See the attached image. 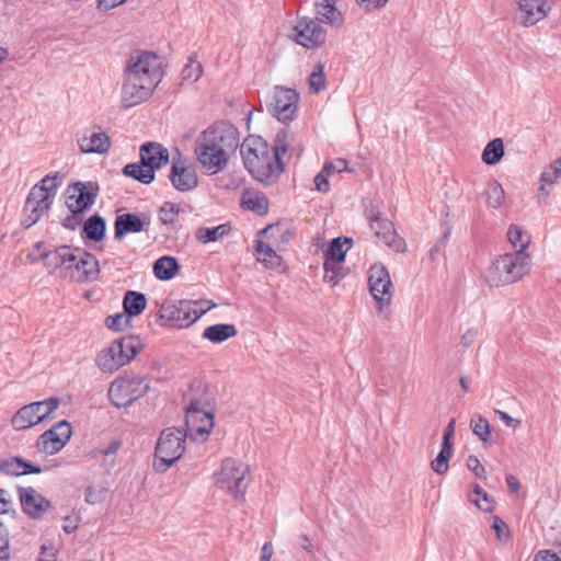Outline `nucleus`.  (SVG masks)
I'll return each instance as SVG.
<instances>
[{
	"instance_id": "e433bc0d",
	"label": "nucleus",
	"mask_w": 561,
	"mask_h": 561,
	"mask_svg": "<svg viewBox=\"0 0 561 561\" xmlns=\"http://www.w3.org/2000/svg\"><path fill=\"white\" fill-rule=\"evenodd\" d=\"M231 230L230 224H221L216 227H201L196 231V239L202 243H208L219 240L227 236Z\"/></svg>"
},
{
	"instance_id": "c03bdc74",
	"label": "nucleus",
	"mask_w": 561,
	"mask_h": 561,
	"mask_svg": "<svg viewBox=\"0 0 561 561\" xmlns=\"http://www.w3.org/2000/svg\"><path fill=\"white\" fill-rule=\"evenodd\" d=\"M470 426L472 432L483 443H490L491 440V427L488 420L481 415H477L471 419Z\"/></svg>"
},
{
	"instance_id": "393cba45",
	"label": "nucleus",
	"mask_w": 561,
	"mask_h": 561,
	"mask_svg": "<svg viewBox=\"0 0 561 561\" xmlns=\"http://www.w3.org/2000/svg\"><path fill=\"white\" fill-rule=\"evenodd\" d=\"M78 146L84 153H105L111 148L110 136L102 131H93L90 136H83L78 139Z\"/></svg>"
},
{
	"instance_id": "412c9836",
	"label": "nucleus",
	"mask_w": 561,
	"mask_h": 561,
	"mask_svg": "<svg viewBox=\"0 0 561 561\" xmlns=\"http://www.w3.org/2000/svg\"><path fill=\"white\" fill-rule=\"evenodd\" d=\"M23 511L32 518H41L50 508L51 503L33 488L19 489Z\"/></svg>"
},
{
	"instance_id": "bb28decb",
	"label": "nucleus",
	"mask_w": 561,
	"mask_h": 561,
	"mask_svg": "<svg viewBox=\"0 0 561 561\" xmlns=\"http://www.w3.org/2000/svg\"><path fill=\"white\" fill-rule=\"evenodd\" d=\"M316 20L319 23H327L333 27H340L343 23L342 13L337 10L336 3L324 0L314 1Z\"/></svg>"
},
{
	"instance_id": "8fccbe9b",
	"label": "nucleus",
	"mask_w": 561,
	"mask_h": 561,
	"mask_svg": "<svg viewBox=\"0 0 561 561\" xmlns=\"http://www.w3.org/2000/svg\"><path fill=\"white\" fill-rule=\"evenodd\" d=\"M473 492L478 496L474 500L476 505L483 512H492L493 501L490 495L479 484L473 485Z\"/></svg>"
},
{
	"instance_id": "3c124183",
	"label": "nucleus",
	"mask_w": 561,
	"mask_h": 561,
	"mask_svg": "<svg viewBox=\"0 0 561 561\" xmlns=\"http://www.w3.org/2000/svg\"><path fill=\"white\" fill-rule=\"evenodd\" d=\"M310 90L313 93H319L322 89H324L325 83L323 79V66L318 64L314 66L310 78H309Z\"/></svg>"
},
{
	"instance_id": "72a5a7b5",
	"label": "nucleus",
	"mask_w": 561,
	"mask_h": 561,
	"mask_svg": "<svg viewBox=\"0 0 561 561\" xmlns=\"http://www.w3.org/2000/svg\"><path fill=\"white\" fill-rule=\"evenodd\" d=\"M106 231V222L100 215H92L83 225L82 234L84 238L99 242L103 240Z\"/></svg>"
},
{
	"instance_id": "a18cd8bd",
	"label": "nucleus",
	"mask_w": 561,
	"mask_h": 561,
	"mask_svg": "<svg viewBox=\"0 0 561 561\" xmlns=\"http://www.w3.org/2000/svg\"><path fill=\"white\" fill-rule=\"evenodd\" d=\"M180 214V206L171 202H164L158 211V218L164 226H171L175 222Z\"/></svg>"
},
{
	"instance_id": "c756f323",
	"label": "nucleus",
	"mask_w": 561,
	"mask_h": 561,
	"mask_svg": "<svg viewBox=\"0 0 561 561\" xmlns=\"http://www.w3.org/2000/svg\"><path fill=\"white\" fill-rule=\"evenodd\" d=\"M241 206L259 216H263L268 211V199L261 192L247 191L242 194Z\"/></svg>"
},
{
	"instance_id": "37998d69",
	"label": "nucleus",
	"mask_w": 561,
	"mask_h": 561,
	"mask_svg": "<svg viewBox=\"0 0 561 561\" xmlns=\"http://www.w3.org/2000/svg\"><path fill=\"white\" fill-rule=\"evenodd\" d=\"M453 455V447L447 444H442L440 451L437 457L432 461V469L438 473L444 474L448 470V461Z\"/></svg>"
},
{
	"instance_id": "f03ea898",
	"label": "nucleus",
	"mask_w": 561,
	"mask_h": 561,
	"mask_svg": "<svg viewBox=\"0 0 561 561\" xmlns=\"http://www.w3.org/2000/svg\"><path fill=\"white\" fill-rule=\"evenodd\" d=\"M163 77L162 60L151 51L136 50L129 58L122 87L125 107L138 105L150 98Z\"/></svg>"
},
{
	"instance_id": "13d9d810",
	"label": "nucleus",
	"mask_w": 561,
	"mask_h": 561,
	"mask_svg": "<svg viewBox=\"0 0 561 561\" xmlns=\"http://www.w3.org/2000/svg\"><path fill=\"white\" fill-rule=\"evenodd\" d=\"M495 414L508 427L517 428L522 425V422L519 420L512 417L504 411L495 410Z\"/></svg>"
},
{
	"instance_id": "ddd939ff",
	"label": "nucleus",
	"mask_w": 561,
	"mask_h": 561,
	"mask_svg": "<svg viewBox=\"0 0 561 561\" xmlns=\"http://www.w3.org/2000/svg\"><path fill=\"white\" fill-rule=\"evenodd\" d=\"M365 215L377 238L396 252L405 251L407 244L404 239L398 236L393 224L389 219L383 218L376 206L370 204L366 208Z\"/></svg>"
},
{
	"instance_id": "f3484780",
	"label": "nucleus",
	"mask_w": 561,
	"mask_h": 561,
	"mask_svg": "<svg viewBox=\"0 0 561 561\" xmlns=\"http://www.w3.org/2000/svg\"><path fill=\"white\" fill-rule=\"evenodd\" d=\"M296 42L306 48L321 46L327 38V30L314 19L302 18L295 26Z\"/></svg>"
},
{
	"instance_id": "c9c22d12",
	"label": "nucleus",
	"mask_w": 561,
	"mask_h": 561,
	"mask_svg": "<svg viewBox=\"0 0 561 561\" xmlns=\"http://www.w3.org/2000/svg\"><path fill=\"white\" fill-rule=\"evenodd\" d=\"M179 270V263L173 256H161L153 264V274L160 280H169Z\"/></svg>"
},
{
	"instance_id": "4468645a",
	"label": "nucleus",
	"mask_w": 561,
	"mask_h": 561,
	"mask_svg": "<svg viewBox=\"0 0 561 561\" xmlns=\"http://www.w3.org/2000/svg\"><path fill=\"white\" fill-rule=\"evenodd\" d=\"M66 206L70 213L89 210L99 195V185L94 182H75L66 190Z\"/></svg>"
},
{
	"instance_id": "bf43d9fd",
	"label": "nucleus",
	"mask_w": 561,
	"mask_h": 561,
	"mask_svg": "<svg viewBox=\"0 0 561 561\" xmlns=\"http://www.w3.org/2000/svg\"><path fill=\"white\" fill-rule=\"evenodd\" d=\"M127 0H98L96 8L100 11L106 12L121 4H124Z\"/></svg>"
},
{
	"instance_id": "338daca9",
	"label": "nucleus",
	"mask_w": 561,
	"mask_h": 561,
	"mask_svg": "<svg viewBox=\"0 0 561 561\" xmlns=\"http://www.w3.org/2000/svg\"><path fill=\"white\" fill-rule=\"evenodd\" d=\"M476 336H477V331L473 330V329H469L467 330L462 335H461V344L465 346V347H469L472 345V343L474 342L476 340Z\"/></svg>"
},
{
	"instance_id": "a878e982",
	"label": "nucleus",
	"mask_w": 561,
	"mask_h": 561,
	"mask_svg": "<svg viewBox=\"0 0 561 561\" xmlns=\"http://www.w3.org/2000/svg\"><path fill=\"white\" fill-rule=\"evenodd\" d=\"M194 422H187L185 419L186 433L193 439L205 440L214 426V414L211 410L201 411Z\"/></svg>"
},
{
	"instance_id": "774afa93",
	"label": "nucleus",
	"mask_w": 561,
	"mask_h": 561,
	"mask_svg": "<svg viewBox=\"0 0 561 561\" xmlns=\"http://www.w3.org/2000/svg\"><path fill=\"white\" fill-rule=\"evenodd\" d=\"M273 554V546L271 542H265L261 549L260 561H271Z\"/></svg>"
},
{
	"instance_id": "6ab92c4d",
	"label": "nucleus",
	"mask_w": 561,
	"mask_h": 561,
	"mask_svg": "<svg viewBox=\"0 0 561 561\" xmlns=\"http://www.w3.org/2000/svg\"><path fill=\"white\" fill-rule=\"evenodd\" d=\"M184 400L187 402L185 407V419L187 422H194L201 411L210 409V396L207 392V387L201 380L192 382L190 390L184 394Z\"/></svg>"
},
{
	"instance_id": "5701e85b",
	"label": "nucleus",
	"mask_w": 561,
	"mask_h": 561,
	"mask_svg": "<svg viewBox=\"0 0 561 561\" xmlns=\"http://www.w3.org/2000/svg\"><path fill=\"white\" fill-rule=\"evenodd\" d=\"M519 22L525 26H530L542 20L546 14V0H520Z\"/></svg>"
},
{
	"instance_id": "473e14b6",
	"label": "nucleus",
	"mask_w": 561,
	"mask_h": 561,
	"mask_svg": "<svg viewBox=\"0 0 561 561\" xmlns=\"http://www.w3.org/2000/svg\"><path fill=\"white\" fill-rule=\"evenodd\" d=\"M353 240L351 238H334L329 248L324 251V260L333 261L332 264L344 262L346 252L352 248Z\"/></svg>"
},
{
	"instance_id": "052dcab7",
	"label": "nucleus",
	"mask_w": 561,
	"mask_h": 561,
	"mask_svg": "<svg viewBox=\"0 0 561 561\" xmlns=\"http://www.w3.org/2000/svg\"><path fill=\"white\" fill-rule=\"evenodd\" d=\"M560 180H561V178H559L558 173L556 172V170L552 167H550L549 170L543 171L540 175V181L543 184L550 185Z\"/></svg>"
},
{
	"instance_id": "58836bf2",
	"label": "nucleus",
	"mask_w": 561,
	"mask_h": 561,
	"mask_svg": "<svg viewBox=\"0 0 561 561\" xmlns=\"http://www.w3.org/2000/svg\"><path fill=\"white\" fill-rule=\"evenodd\" d=\"M123 174L139 181L142 184H150L154 180V174L150 169L139 163H128L123 168Z\"/></svg>"
},
{
	"instance_id": "0eeeda50",
	"label": "nucleus",
	"mask_w": 561,
	"mask_h": 561,
	"mask_svg": "<svg viewBox=\"0 0 561 561\" xmlns=\"http://www.w3.org/2000/svg\"><path fill=\"white\" fill-rule=\"evenodd\" d=\"M249 467L233 458L222 460L221 468L215 473L216 484L228 494L238 499L243 496L249 484Z\"/></svg>"
},
{
	"instance_id": "79ce46f5",
	"label": "nucleus",
	"mask_w": 561,
	"mask_h": 561,
	"mask_svg": "<svg viewBox=\"0 0 561 561\" xmlns=\"http://www.w3.org/2000/svg\"><path fill=\"white\" fill-rule=\"evenodd\" d=\"M485 195L486 203L492 208L501 207L505 198L504 190L502 185L496 181H492L488 184Z\"/></svg>"
},
{
	"instance_id": "423d86ee",
	"label": "nucleus",
	"mask_w": 561,
	"mask_h": 561,
	"mask_svg": "<svg viewBox=\"0 0 561 561\" xmlns=\"http://www.w3.org/2000/svg\"><path fill=\"white\" fill-rule=\"evenodd\" d=\"M187 433L179 427L163 430L154 449L153 468L157 472H165L184 453Z\"/></svg>"
},
{
	"instance_id": "6e6d98bb",
	"label": "nucleus",
	"mask_w": 561,
	"mask_h": 561,
	"mask_svg": "<svg viewBox=\"0 0 561 561\" xmlns=\"http://www.w3.org/2000/svg\"><path fill=\"white\" fill-rule=\"evenodd\" d=\"M329 175H331V174L328 172H324V169L322 168V170L314 176V180H313L314 186L319 192L328 193L330 191V184L328 181Z\"/></svg>"
},
{
	"instance_id": "de8ad7c7",
	"label": "nucleus",
	"mask_w": 561,
	"mask_h": 561,
	"mask_svg": "<svg viewBox=\"0 0 561 561\" xmlns=\"http://www.w3.org/2000/svg\"><path fill=\"white\" fill-rule=\"evenodd\" d=\"M289 146H290L289 131L286 128H283L279 131H277L275 139H274V146L271 147V150L273 151L274 156H276L277 159H280V156L286 153Z\"/></svg>"
},
{
	"instance_id": "ea45409f",
	"label": "nucleus",
	"mask_w": 561,
	"mask_h": 561,
	"mask_svg": "<svg viewBox=\"0 0 561 561\" xmlns=\"http://www.w3.org/2000/svg\"><path fill=\"white\" fill-rule=\"evenodd\" d=\"M504 156V144L501 138H495L488 142L483 152L482 160L486 164H495L500 162L502 157Z\"/></svg>"
},
{
	"instance_id": "4d7b16f0",
	"label": "nucleus",
	"mask_w": 561,
	"mask_h": 561,
	"mask_svg": "<svg viewBox=\"0 0 561 561\" xmlns=\"http://www.w3.org/2000/svg\"><path fill=\"white\" fill-rule=\"evenodd\" d=\"M82 222V213H71L66 218H64L61 225L64 228L69 230H75Z\"/></svg>"
},
{
	"instance_id": "7ed1b4c3",
	"label": "nucleus",
	"mask_w": 561,
	"mask_h": 561,
	"mask_svg": "<svg viewBox=\"0 0 561 561\" xmlns=\"http://www.w3.org/2000/svg\"><path fill=\"white\" fill-rule=\"evenodd\" d=\"M244 168L260 182H273L284 171L268 144L260 136H249L240 146Z\"/></svg>"
},
{
	"instance_id": "603ef678",
	"label": "nucleus",
	"mask_w": 561,
	"mask_h": 561,
	"mask_svg": "<svg viewBox=\"0 0 561 561\" xmlns=\"http://www.w3.org/2000/svg\"><path fill=\"white\" fill-rule=\"evenodd\" d=\"M128 317L129 316H127L125 312L116 313L114 316H108L105 319V324L111 330L122 331L129 322Z\"/></svg>"
},
{
	"instance_id": "cd10ccee",
	"label": "nucleus",
	"mask_w": 561,
	"mask_h": 561,
	"mask_svg": "<svg viewBox=\"0 0 561 561\" xmlns=\"http://www.w3.org/2000/svg\"><path fill=\"white\" fill-rule=\"evenodd\" d=\"M42 467L33 465L20 457H10L2 459V473L9 476H24L30 473H41Z\"/></svg>"
},
{
	"instance_id": "a19ab883",
	"label": "nucleus",
	"mask_w": 561,
	"mask_h": 561,
	"mask_svg": "<svg viewBox=\"0 0 561 561\" xmlns=\"http://www.w3.org/2000/svg\"><path fill=\"white\" fill-rule=\"evenodd\" d=\"M507 238L515 251L525 252L530 243L529 236L517 225L512 224L507 231Z\"/></svg>"
},
{
	"instance_id": "f704fd0d",
	"label": "nucleus",
	"mask_w": 561,
	"mask_h": 561,
	"mask_svg": "<svg viewBox=\"0 0 561 561\" xmlns=\"http://www.w3.org/2000/svg\"><path fill=\"white\" fill-rule=\"evenodd\" d=\"M146 306L147 299L145 294L135 290H128L125 293L123 307L127 316H139L145 310Z\"/></svg>"
},
{
	"instance_id": "9d476101",
	"label": "nucleus",
	"mask_w": 561,
	"mask_h": 561,
	"mask_svg": "<svg viewBox=\"0 0 561 561\" xmlns=\"http://www.w3.org/2000/svg\"><path fill=\"white\" fill-rule=\"evenodd\" d=\"M197 301L180 300L176 304H164L159 310L162 325L170 328H188L206 311L197 310Z\"/></svg>"
},
{
	"instance_id": "aec40b11",
	"label": "nucleus",
	"mask_w": 561,
	"mask_h": 561,
	"mask_svg": "<svg viewBox=\"0 0 561 561\" xmlns=\"http://www.w3.org/2000/svg\"><path fill=\"white\" fill-rule=\"evenodd\" d=\"M150 218L147 215L138 216L133 213H125L116 216L114 221V238L121 240L128 233L148 231Z\"/></svg>"
},
{
	"instance_id": "39448f33",
	"label": "nucleus",
	"mask_w": 561,
	"mask_h": 561,
	"mask_svg": "<svg viewBox=\"0 0 561 561\" xmlns=\"http://www.w3.org/2000/svg\"><path fill=\"white\" fill-rule=\"evenodd\" d=\"M531 257L528 253L514 251L500 255L489 267L486 279L500 287L520 280L530 272Z\"/></svg>"
},
{
	"instance_id": "9b49d317",
	"label": "nucleus",
	"mask_w": 561,
	"mask_h": 561,
	"mask_svg": "<svg viewBox=\"0 0 561 561\" xmlns=\"http://www.w3.org/2000/svg\"><path fill=\"white\" fill-rule=\"evenodd\" d=\"M298 102L299 93L295 89L276 85L268 96L266 106L268 113L277 121L288 124L296 116Z\"/></svg>"
},
{
	"instance_id": "f257e3e1",
	"label": "nucleus",
	"mask_w": 561,
	"mask_h": 561,
	"mask_svg": "<svg viewBox=\"0 0 561 561\" xmlns=\"http://www.w3.org/2000/svg\"><path fill=\"white\" fill-rule=\"evenodd\" d=\"M240 145L238 128L227 121H218L202 131L195 140V154L207 174L224 170Z\"/></svg>"
},
{
	"instance_id": "e2e57ef3",
	"label": "nucleus",
	"mask_w": 561,
	"mask_h": 561,
	"mask_svg": "<svg viewBox=\"0 0 561 561\" xmlns=\"http://www.w3.org/2000/svg\"><path fill=\"white\" fill-rule=\"evenodd\" d=\"M534 561H561V559L554 552L542 550L535 556Z\"/></svg>"
},
{
	"instance_id": "680f3d73",
	"label": "nucleus",
	"mask_w": 561,
	"mask_h": 561,
	"mask_svg": "<svg viewBox=\"0 0 561 561\" xmlns=\"http://www.w3.org/2000/svg\"><path fill=\"white\" fill-rule=\"evenodd\" d=\"M455 425H456V420L451 419L445 428L444 436H443V444H447L448 446L453 447L451 440L455 435Z\"/></svg>"
},
{
	"instance_id": "4be33fe9",
	"label": "nucleus",
	"mask_w": 561,
	"mask_h": 561,
	"mask_svg": "<svg viewBox=\"0 0 561 561\" xmlns=\"http://www.w3.org/2000/svg\"><path fill=\"white\" fill-rule=\"evenodd\" d=\"M141 163L156 172V170L168 164L170 159L169 150L158 142H145L139 149Z\"/></svg>"
},
{
	"instance_id": "49530a36",
	"label": "nucleus",
	"mask_w": 561,
	"mask_h": 561,
	"mask_svg": "<svg viewBox=\"0 0 561 561\" xmlns=\"http://www.w3.org/2000/svg\"><path fill=\"white\" fill-rule=\"evenodd\" d=\"M333 261L331 260H324L323 262V268H324V280L328 283H332L333 285H336L341 278L344 277L343 273V262H337L336 264H332Z\"/></svg>"
},
{
	"instance_id": "2eb2a0df",
	"label": "nucleus",
	"mask_w": 561,
	"mask_h": 561,
	"mask_svg": "<svg viewBox=\"0 0 561 561\" xmlns=\"http://www.w3.org/2000/svg\"><path fill=\"white\" fill-rule=\"evenodd\" d=\"M369 291L378 302V311L383 313L392 299L393 286L388 270L380 263L374 264L369 270Z\"/></svg>"
},
{
	"instance_id": "5fc2aeb1",
	"label": "nucleus",
	"mask_w": 561,
	"mask_h": 561,
	"mask_svg": "<svg viewBox=\"0 0 561 561\" xmlns=\"http://www.w3.org/2000/svg\"><path fill=\"white\" fill-rule=\"evenodd\" d=\"M347 164H348L347 160L339 158L334 161L327 162L323 165V169H324V172H328L330 174H332L333 172H343V171L351 172L352 170L348 169Z\"/></svg>"
},
{
	"instance_id": "2f4dec72",
	"label": "nucleus",
	"mask_w": 561,
	"mask_h": 561,
	"mask_svg": "<svg viewBox=\"0 0 561 561\" xmlns=\"http://www.w3.org/2000/svg\"><path fill=\"white\" fill-rule=\"evenodd\" d=\"M116 348L122 346V355L124 356L123 366L127 365L141 350L142 343L136 335H125L113 341Z\"/></svg>"
},
{
	"instance_id": "69168bd1",
	"label": "nucleus",
	"mask_w": 561,
	"mask_h": 561,
	"mask_svg": "<svg viewBox=\"0 0 561 561\" xmlns=\"http://www.w3.org/2000/svg\"><path fill=\"white\" fill-rule=\"evenodd\" d=\"M492 528L494 529L497 538H502L505 530H507L506 524L497 516L492 519Z\"/></svg>"
},
{
	"instance_id": "0e129e2a",
	"label": "nucleus",
	"mask_w": 561,
	"mask_h": 561,
	"mask_svg": "<svg viewBox=\"0 0 561 561\" xmlns=\"http://www.w3.org/2000/svg\"><path fill=\"white\" fill-rule=\"evenodd\" d=\"M79 526V517L77 516H67L65 518V525L62 526V529L67 534L73 533Z\"/></svg>"
},
{
	"instance_id": "dca6fc26",
	"label": "nucleus",
	"mask_w": 561,
	"mask_h": 561,
	"mask_svg": "<svg viewBox=\"0 0 561 561\" xmlns=\"http://www.w3.org/2000/svg\"><path fill=\"white\" fill-rule=\"evenodd\" d=\"M71 433L70 423L62 420L39 436L37 448L46 455H55L67 444Z\"/></svg>"
},
{
	"instance_id": "7c9ffc66",
	"label": "nucleus",
	"mask_w": 561,
	"mask_h": 561,
	"mask_svg": "<svg viewBox=\"0 0 561 561\" xmlns=\"http://www.w3.org/2000/svg\"><path fill=\"white\" fill-rule=\"evenodd\" d=\"M79 263H81L82 273L78 275L79 283L93 282L100 274L99 262L95 256L83 249H80Z\"/></svg>"
},
{
	"instance_id": "864d4df0",
	"label": "nucleus",
	"mask_w": 561,
	"mask_h": 561,
	"mask_svg": "<svg viewBox=\"0 0 561 561\" xmlns=\"http://www.w3.org/2000/svg\"><path fill=\"white\" fill-rule=\"evenodd\" d=\"M467 468L479 479H486V470L477 456L470 455L467 458Z\"/></svg>"
},
{
	"instance_id": "b1692460",
	"label": "nucleus",
	"mask_w": 561,
	"mask_h": 561,
	"mask_svg": "<svg viewBox=\"0 0 561 561\" xmlns=\"http://www.w3.org/2000/svg\"><path fill=\"white\" fill-rule=\"evenodd\" d=\"M122 348H116V346L111 342L106 347L100 351V353L95 357V365L103 373H115L121 367H123L124 356L122 355Z\"/></svg>"
},
{
	"instance_id": "6e6552de",
	"label": "nucleus",
	"mask_w": 561,
	"mask_h": 561,
	"mask_svg": "<svg viewBox=\"0 0 561 561\" xmlns=\"http://www.w3.org/2000/svg\"><path fill=\"white\" fill-rule=\"evenodd\" d=\"M149 391L145 378L136 375L116 378L110 386L107 396L113 405L126 408Z\"/></svg>"
},
{
	"instance_id": "a211bd4d",
	"label": "nucleus",
	"mask_w": 561,
	"mask_h": 561,
	"mask_svg": "<svg viewBox=\"0 0 561 561\" xmlns=\"http://www.w3.org/2000/svg\"><path fill=\"white\" fill-rule=\"evenodd\" d=\"M178 158L173 157L170 173V181L175 190L188 192L198 184L195 168L188 161L182 160L180 152Z\"/></svg>"
},
{
	"instance_id": "c85d7f7f",
	"label": "nucleus",
	"mask_w": 561,
	"mask_h": 561,
	"mask_svg": "<svg viewBox=\"0 0 561 561\" xmlns=\"http://www.w3.org/2000/svg\"><path fill=\"white\" fill-rule=\"evenodd\" d=\"M238 334V330L232 323H217L214 325L207 327L202 337L208 340L213 343L219 344L227 341L230 337H233Z\"/></svg>"
},
{
	"instance_id": "1a4fd4ad",
	"label": "nucleus",
	"mask_w": 561,
	"mask_h": 561,
	"mask_svg": "<svg viewBox=\"0 0 561 561\" xmlns=\"http://www.w3.org/2000/svg\"><path fill=\"white\" fill-rule=\"evenodd\" d=\"M80 248H72L70 245H60L51 251L39 252V257L44 261V265L53 271L64 268L66 276L71 280L79 282L78 275L82 273L81 263L79 259Z\"/></svg>"
},
{
	"instance_id": "09e8293b",
	"label": "nucleus",
	"mask_w": 561,
	"mask_h": 561,
	"mask_svg": "<svg viewBox=\"0 0 561 561\" xmlns=\"http://www.w3.org/2000/svg\"><path fill=\"white\" fill-rule=\"evenodd\" d=\"M202 72V65L198 61L191 58L188 62L185 65V67L182 69V80L190 84L194 83L201 78Z\"/></svg>"
},
{
	"instance_id": "f8f14e48",
	"label": "nucleus",
	"mask_w": 561,
	"mask_h": 561,
	"mask_svg": "<svg viewBox=\"0 0 561 561\" xmlns=\"http://www.w3.org/2000/svg\"><path fill=\"white\" fill-rule=\"evenodd\" d=\"M60 399L50 397L43 401L32 402L22 407L12 417V426L16 431L30 428L45 419L58 409Z\"/></svg>"
},
{
	"instance_id": "20e7f679",
	"label": "nucleus",
	"mask_w": 561,
	"mask_h": 561,
	"mask_svg": "<svg viewBox=\"0 0 561 561\" xmlns=\"http://www.w3.org/2000/svg\"><path fill=\"white\" fill-rule=\"evenodd\" d=\"M61 182L62 175L59 172L49 173L31 188L21 219V224L25 228L35 225L50 208Z\"/></svg>"
},
{
	"instance_id": "4c0bfd02",
	"label": "nucleus",
	"mask_w": 561,
	"mask_h": 561,
	"mask_svg": "<svg viewBox=\"0 0 561 561\" xmlns=\"http://www.w3.org/2000/svg\"><path fill=\"white\" fill-rule=\"evenodd\" d=\"M257 260L263 262L266 267L278 268L282 265V257L267 243L259 241L256 244Z\"/></svg>"
}]
</instances>
